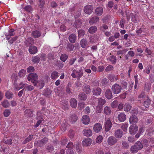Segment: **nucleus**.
<instances>
[{"label": "nucleus", "mask_w": 154, "mask_h": 154, "mask_svg": "<svg viewBox=\"0 0 154 154\" xmlns=\"http://www.w3.org/2000/svg\"><path fill=\"white\" fill-rule=\"evenodd\" d=\"M83 74V72L82 67L79 69V70H74L71 75L74 78H77L79 79Z\"/></svg>", "instance_id": "f257e3e1"}, {"label": "nucleus", "mask_w": 154, "mask_h": 154, "mask_svg": "<svg viewBox=\"0 0 154 154\" xmlns=\"http://www.w3.org/2000/svg\"><path fill=\"white\" fill-rule=\"evenodd\" d=\"M38 76L35 73H32L29 74L27 77V79L29 81H31L32 82L34 86L36 85V83Z\"/></svg>", "instance_id": "f03ea898"}, {"label": "nucleus", "mask_w": 154, "mask_h": 154, "mask_svg": "<svg viewBox=\"0 0 154 154\" xmlns=\"http://www.w3.org/2000/svg\"><path fill=\"white\" fill-rule=\"evenodd\" d=\"M104 126L106 131H108L112 127V122L110 118H106L104 123Z\"/></svg>", "instance_id": "7ed1b4c3"}, {"label": "nucleus", "mask_w": 154, "mask_h": 154, "mask_svg": "<svg viewBox=\"0 0 154 154\" xmlns=\"http://www.w3.org/2000/svg\"><path fill=\"white\" fill-rule=\"evenodd\" d=\"M121 86L118 84H115L112 86V90L113 93L115 94H119L122 90Z\"/></svg>", "instance_id": "20e7f679"}, {"label": "nucleus", "mask_w": 154, "mask_h": 154, "mask_svg": "<svg viewBox=\"0 0 154 154\" xmlns=\"http://www.w3.org/2000/svg\"><path fill=\"white\" fill-rule=\"evenodd\" d=\"M117 141V140L116 137L113 136L109 137L107 139V143L108 145L112 146L116 144Z\"/></svg>", "instance_id": "39448f33"}, {"label": "nucleus", "mask_w": 154, "mask_h": 154, "mask_svg": "<svg viewBox=\"0 0 154 154\" xmlns=\"http://www.w3.org/2000/svg\"><path fill=\"white\" fill-rule=\"evenodd\" d=\"M93 7L91 5H88L85 6L84 9L85 12L87 14H90L93 12Z\"/></svg>", "instance_id": "423d86ee"}, {"label": "nucleus", "mask_w": 154, "mask_h": 154, "mask_svg": "<svg viewBox=\"0 0 154 154\" xmlns=\"http://www.w3.org/2000/svg\"><path fill=\"white\" fill-rule=\"evenodd\" d=\"M138 127L136 125H132L130 126L129 131L130 134H135L138 130Z\"/></svg>", "instance_id": "0eeeda50"}, {"label": "nucleus", "mask_w": 154, "mask_h": 154, "mask_svg": "<svg viewBox=\"0 0 154 154\" xmlns=\"http://www.w3.org/2000/svg\"><path fill=\"white\" fill-rule=\"evenodd\" d=\"M92 142V140L90 138H87L83 140L82 143L83 146L86 147L90 146Z\"/></svg>", "instance_id": "6e6552de"}, {"label": "nucleus", "mask_w": 154, "mask_h": 154, "mask_svg": "<svg viewBox=\"0 0 154 154\" xmlns=\"http://www.w3.org/2000/svg\"><path fill=\"white\" fill-rule=\"evenodd\" d=\"M102 129V126L100 123L95 124L93 127L94 131L96 133H98Z\"/></svg>", "instance_id": "1a4fd4ad"}, {"label": "nucleus", "mask_w": 154, "mask_h": 154, "mask_svg": "<svg viewBox=\"0 0 154 154\" xmlns=\"http://www.w3.org/2000/svg\"><path fill=\"white\" fill-rule=\"evenodd\" d=\"M92 92L93 95L98 96L101 94V90L100 88L95 87L93 89Z\"/></svg>", "instance_id": "9d476101"}, {"label": "nucleus", "mask_w": 154, "mask_h": 154, "mask_svg": "<svg viewBox=\"0 0 154 154\" xmlns=\"http://www.w3.org/2000/svg\"><path fill=\"white\" fill-rule=\"evenodd\" d=\"M83 134L85 136L90 137L92 134V131L90 129H85L83 131Z\"/></svg>", "instance_id": "9b49d317"}, {"label": "nucleus", "mask_w": 154, "mask_h": 154, "mask_svg": "<svg viewBox=\"0 0 154 154\" xmlns=\"http://www.w3.org/2000/svg\"><path fill=\"white\" fill-rule=\"evenodd\" d=\"M118 119L119 121L124 122L126 119V116L124 113H120L118 115Z\"/></svg>", "instance_id": "f8f14e48"}, {"label": "nucleus", "mask_w": 154, "mask_h": 154, "mask_svg": "<svg viewBox=\"0 0 154 154\" xmlns=\"http://www.w3.org/2000/svg\"><path fill=\"white\" fill-rule=\"evenodd\" d=\"M82 121L83 124L86 125L89 123L90 119L88 116L84 115L82 117Z\"/></svg>", "instance_id": "ddd939ff"}, {"label": "nucleus", "mask_w": 154, "mask_h": 154, "mask_svg": "<svg viewBox=\"0 0 154 154\" xmlns=\"http://www.w3.org/2000/svg\"><path fill=\"white\" fill-rule=\"evenodd\" d=\"M99 19L98 17L94 16L91 17L90 19L89 23L91 25H92L94 23H96L98 22Z\"/></svg>", "instance_id": "4468645a"}, {"label": "nucleus", "mask_w": 154, "mask_h": 154, "mask_svg": "<svg viewBox=\"0 0 154 154\" xmlns=\"http://www.w3.org/2000/svg\"><path fill=\"white\" fill-rule=\"evenodd\" d=\"M23 84H26L23 83V82H21L19 85H17L16 84L14 83V89L15 90L17 91L19 90L20 89L23 88H25V86L23 85Z\"/></svg>", "instance_id": "2eb2a0df"}, {"label": "nucleus", "mask_w": 154, "mask_h": 154, "mask_svg": "<svg viewBox=\"0 0 154 154\" xmlns=\"http://www.w3.org/2000/svg\"><path fill=\"white\" fill-rule=\"evenodd\" d=\"M115 136L117 138H120L123 135L122 131L119 129L116 130L115 131Z\"/></svg>", "instance_id": "dca6fc26"}, {"label": "nucleus", "mask_w": 154, "mask_h": 154, "mask_svg": "<svg viewBox=\"0 0 154 154\" xmlns=\"http://www.w3.org/2000/svg\"><path fill=\"white\" fill-rule=\"evenodd\" d=\"M29 51L31 54H35L38 51L37 48L35 46H30L29 49Z\"/></svg>", "instance_id": "f3484780"}, {"label": "nucleus", "mask_w": 154, "mask_h": 154, "mask_svg": "<svg viewBox=\"0 0 154 154\" xmlns=\"http://www.w3.org/2000/svg\"><path fill=\"white\" fill-rule=\"evenodd\" d=\"M138 120L137 117L135 116H132L130 117L129 121L131 124L136 123H137Z\"/></svg>", "instance_id": "a211bd4d"}, {"label": "nucleus", "mask_w": 154, "mask_h": 154, "mask_svg": "<svg viewBox=\"0 0 154 154\" xmlns=\"http://www.w3.org/2000/svg\"><path fill=\"white\" fill-rule=\"evenodd\" d=\"M103 12V10L101 7H98L96 8L95 10V13L97 15H101Z\"/></svg>", "instance_id": "6ab92c4d"}, {"label": "nucleus", "mask_w": 154, "mask_h": 154, "mask_svg": "<svg viewBox=\"0 0 154 154\" xmlns=\"http://www.w3.org/2000/svg\"><path fill=\"white\" fill-rule=\"evenodd\" d=\"M15 33L14 32V29H11L9 31L8 33H6L5 34L6 38L7 40H9V38L8 37L9 36H11L14 35Z\"/></svg>", "instance_id": "aec40b11"}, {"label": "nucleus", "mask_w": 154, "mask_h": 154, "mask_svg": "<svg viewBox=\"0 0 154 154\" xmlns=\"http://www.w3.org/2000/svg\"><path fill=\"white\" fill-rule=\"evenodd\" d=\"M71 106L73 108H75L77 105V101L74 98H72L70 100Z\"/></svg>", "instance_id": "412c9836"}, {"label": "nucleus", "mask_w": 154, "mask_h": 154, "mask_svg": "<svg viewBox=\"0 0 154 154\" xmlns=\"http://www.w3.org/2000/svg\"><path fill=\"white\" fill-rule=\"evenodd\" d=\"M34 40L32 38H28L26 41L25 44L27 46L29 45H32L34 43Z\"/></svg>", "instance_id": "4be33fe9"}, {"label": "nucleus", "mask_w": 154, "mask_h": 154, "mask_svg": "<svg viewBox=\"0 0 154 154\" xmlns=\"http://www.w3.org/2000/svg\"><path fill=\"white\" fill-rule=\"evenodd\" d=\"M32 35L34 38H37L41 36V33L39 31L35 30L32 32Z\"/></svg>", "instance_id": "5701e85b"}, {"label": "nucleus", "mask_w": 154, "mask_h": 154, "mask_svg": "<svg viewBox=\"0 0 154 154\" xmlns=\"http://www.w3.org/2000/svg\"><path fill=\"white\" fill-rule=\"evenodd\" d=\"M77 116L75 114H73L71 116L69 119V120L70 122L73 123L75 122L77 120Z\"/></svg>", "instance_id": "b1692460"}, {"label": "nucleus", "mask_w": 154, "mask_h": 154, "mask_svg": "<svg viewBox=\"0 0 154 154\" xmlns=\"http://www.w3.org/2000/svg\"><path fill=\"white\" fill-rule=\"evenodd\" d=\"M76 39V36L74 34H71L69 35V41L73 43L75 42Z\"/></svg>", "instance_id": "393cba45"}, {"label": "nucleus", "mask_w": 154, "mask_h": 154, "mask_svg": "<svg viewBox=\"0 0 154 154\" xmlns=\"http://www.w3.org/2000/svg\"><path fill=\"white\" fill-rule=\"evenodd\" d=\"M106 97L108 99H111L112 97V93L109 89L107 90L105 93Z\"/></svg>", "instance_id": "a878e982"}, {"label": "nucleus", "mask_w": 154, "mask_h": 154, "mask_svg": "<svg viewBox=\"0 0 154 154\" xmlns=\"http://www.w3.org/2000/svg\"><path fill=\"white\" fill-rule=\"evenodd\" d=\"M108 79L111 82H114L118 80L119 78L117 75H110L109 76Z\"/></svg>", "instance_id": "bb28decb"}, {"label": "nucleus", "mask_w": 154, "mask_h": 154, "mask_svg": "<svg viewBox=\"0 0 154 154\" xmlns=\"http://www.w3.org/2000/svg\"><path fill=\"white\" fill-rule=\"evenodd\" d=\"M130 16L131 17V20L134 23L138 22V19L137 15L132 13L130 14Z\"/></svg>", "instance_id": "cd10ccee"}, {"label": "nucleus", "mask_w": 154, "mask_h": 154, "mask_svg": "<svg viewBox=\"0 0 154 154\" xmlns=\"http://www.w3.org/2000/svg\"><path fill=\"white\" fill-rule=\"evenodd\" d=\"M83 90L84 92H86L87 94H90L91 91L90 87L88 85H85L84 86Z\"/></svg>", "instance_id": "c85d7f7f"}, {"label": "nucleus", "mask_w": 154, "mask_h": 154, "mask_svg": "<svg viewBox=\"0 0 154 154\" xmlns=\"http://www.w3.org/2000/svg\"><path fill=\"white\" fill-rule=\"evenodd\" d=\"M79 98L80 100L85 101L87 98L86 95L84 93H80L79 96Z\"/></svg>", "instance_id": "c756f323"}, {"label": "nucleus", "mask_w": 154, "mask_h": 154, "mask_svg": "<svg viewBox=\"0 0 154 154\" xmlns=\"http://www.w3.org/2000/svg\"><path fill=\"white\" fill-rule=\"evenodd\" d=\"M97 30V28L95 26H92L90 27L88 29V32L91 33H93L96 32Z\"/></svg>", "instance_id": "7c9ffc66"}, {"label": "nucleus", "mask_w": 154, "mask_h": 154, "mask_svg": "<svg viewBox=\"0 0 154 154\" xmlns=\"http://www.w3.org/2000/svg\"><path fill=\"white\" fill-rule=\"evenodd\" d=\"M111 109L110 107L106 106L104 109V113L106 115H109L111 113Z\"/></svg>", "instance_id": "2f4dec72"}, {"label": "nucleus", "mask_w": 154, "mask_h": 154, "mask_svg": "<svg viewBox=\"0 0 154 154\" xmlns=\"http://www.w3.org/2000/svg\"><path fill=\"white\" fill-rule=\"evenodd\" d=\"M25 115L28 117H31L33 116L32 111L31 110L27 109L25 111Z\"/></svg>", "instance_id": "473e14b6"}, {"label": "nucleus", "mask_w": 154, "mask_h": 154, "mask_svg": "<svg viewBox=\"0 0 154 154\" xmlns=\"http://www.w3.org/2000/svg\"><path fill=\"white\" fill-rule=\"evenodd\" d=\"M61 104L62 105V107L63 109H64L65 110H66L68 109V103L67 101L64 100L63 102H62Z\"/></svg>", "instance_id": "72a5a7b5"}, {"label": "nucleus", "mask_w": 154, "mask_h": 154, "mask_svg": "<svg viewBox=\"0 0 154 154\" xmlns=\"http://www.w3.org/2000/svg\"><path fill=\"white\" fill-rule=\"evenodd\" d=\"M58 76V73L56 71H54L51 74V77L53 79H57Z\"/></svg>", "instance_id": "f704fd0d"}, {"label": "nucleus", "mask_w": 154, "mask_h": 154, "mask_svg": "<svg viewBox=\"0 0 154 154\" xmlns=\"http://www.w3.org/2000/svg\"><path fill=\"white\" fill-rule=\"evenodd\" d=\"M131 106L128 103H126L124 107V110L125 111L128 112L130 110Z\"/></svg>", "instance_id": "c9c22d12"}, {"label": "nucleus", "mask_w": 154, "mask_h": 154, "mask_svg": "<svg viewBox=\"0 0 154 154\" xmlns=\"http://www.w3.org/2000/svg\"><path fill=\"white\" fill-rule=\"evenodd\" d=\"M134 145L138 150L141 149L143 148V146L140 142L137 141Z\"/></svg>", "instance_id": "e433bc0d"}, {"label": "nucleus", "mask_w": 154, "mask_h": 154, "mask_svg": "<svg viewBox=\"0 0 154 154\" xmlns=\"http://www.w3.org/2000/svg\"><path fill=\"white\" fill-rule=\"evenodd\" d=\"M87 44V42L85 39H82L80 42V45L83 48H85L86 47Z\"/></svg>", "instance_id": "4c0bfd02"}, {"label": "nucleus", "mask_w": 154, "mask_h": 154, "mask_svg": "<svg viewBox=\"0 0 154 154\" xmlns=\"http://www.w3.org/2000/svg\"><path fill=\"white\" fill-rule=\"evenodd\" d=\"M150 102L151 101L149 99L147 98L146 101H144L143 103V106H144L146 108H148L149 107Z\"/></svg>", "instance_id": "58836bf2"}, {"label": "nucleus", "mask_w": 154, "mask_h": 154, "mask_svg": "<svg viewBox=\"0 0 154 154\" xmlns=\"http://www.w3.org/2000/svg\"><path fill=\"white\" fill-rule=\"evenodd\" d=\"M11 113V110L8 109H5L3 112V115L5 117H8Z\"/></svg>", "instance_id": "ea45409f"}, {"label": "nucleus", "mask_w": 154, "mask_h": 154, "mask_svg": "<svg viewBox=\"0 0 154 154\" xmlns=\"http://www.w3.org/2000/svg\"><path fill=\"white\" fill-rule=\"evenodd\" d=\"M128 127V124L126 123H123L122 124L121 128L124 131L126 132L127 130Z\"/></svg>", "instance_id": "a19ab883"}, {"label": "nucleus", "mask_w": 154, "mask_h": 154, "mask_svg": "<svg viewBox=\"0 0 154 154\" xmlns=\"http://www.w3.org/2000/svg\"><path fill=\"white\" fill-rule=\"evenodd\" d=\"M138 151V150L137 149V148L135 147V146L134 145L132 146L131 148V152L132 153H136Z\"/></svg>", "instance_id": "79ce46f5"}, {"label": "nucleus", "mask_w": 154, "mask_h": 154, "mask_svg": "<svg viewBox=\"0 0 154 154\" xmlns=\"http://www.w3.org/2000/svg\"><path fill=\"white\" fill-rule=\"evenodd\" d=\"M26 73V70L23 69L20 70L19 72V75L20 77H23L25 75Z\"/></svg>", "instance_id": "37998d69"}, {"label": "nucleus", "mask_w": 154, "mask_h": 154, "mask_svg": "<svg viewBox=\"0 0 154 154\" xmlns=\"http://www.w3.org/2000/svg\"><path fill=\"white\" fill-rule=\"evenodd\" d=\"M13 94L11 92L9 91H7L6 92L5 96L6 98L10 99L12 97Z\"/></svg>", "instance_id": "c03bdc74"}, {"label": "nucleus", "mask_w": 154, "mask_h": 154, "mask_svg": "<svg viewBox=\"0 0 154 154\" xmlns=\"http://www.w3.org/2000/svg\"><path fill=\"white\" fill-rule=\"evenodd\" d=\"M74 48L73 45L68 44L67 45L66 47L67 50L68 51H71L73 50Z\"/></svg>", "instance_id": "a18cd8bd"}, {"label": "nucleus", "mask_w": 154, "mask_h": 154, "mask_svg": "<svg viewBox=\"0 0 154 154\" xmlns=\"http://www.w3.org/2000/svg\"><path fill=\"white\" fill-rule=\"evenodd\" d=\"M109 60L111 61L112 63L115 64L116 63V57L114 56H111L109 58Z\"/></svg>", "instance_id": "49530a36"}, {"label": "nucleus", "mask_w": 154, "mask_h": 154, "mask_svg": "<svg viewBox=\"0 0 154 154\" xmlns=\"http://www.w3.org/2000/svg\"><path fill=\"white\" fill-rule=\"evenodd\" d=\"M151 88V85L149 83H146L145 84L144 90L146 91H149Z\"/></svg>", "instance_id": "de8ad7c7"}, {"label": "nucleus", "mask_w": 154, "mask_h": 154, "mask_svg": "<svg viewBox=\"0 0 154 154\" xmlns=\"http://www.w3.org/2000/svg\"><path fill=\"white\" fill-rule=\"evenodd\" d=\"M34 144L40 147H42L44 145L42 140H38L35 142Z\"/></svg>", "instance_id": "09e8293b"}, {"label": "nucleus", "mask_w": 154, "mask_h": 154, "mask_svg": "<svg viewBox=\"0 0 154 154\" xmlns=\"http://www.w3.org/2000/svg\"><path fill=\"white\" fill-rule=\"evenodd\" d=\"M2 105L4 107L7 108L9 106L10 104L7 100H5L2 103Z\"/></svg>", "instance_id": "8fccbe9b"}, {"label": "nucleus", "mask_w": 154, "mask_h": 154, "mask_svg": "<svg viewBox=\"0 0 154 154\" xmlns=\"http://www.w3.org/2000/svg\"><path fill=\"white\" fill-rule=\"evenodd\" d=\"M24 9L28 12H30L32 11V8L30 5H27L25 7Z\"/></svg>", "instance_id": "3c124183"}, {"label": "nucleus", "mask_w": 154, "mask_h": 154, "mask_svg": "<svg viewBox=\"0 0 154 154\" xmlns=\"http://www.w3.org/2000/svg\"><path fill=\"white\" fill-rule=\"evenodd\" d=\"M105 103L106 101L104 99H103L101 98H100L98 100V105L102 106Z\"/></svg>", "instance_id": "603ef678"}, {"label": "nucleus", "mask_w": 154, "mask_h": 154, "mask_svg": "<svg viewBox=\"0 0 154 154\" xmlns=\"http://www.w3.org/2000/svg\"><path fill=\"white\" fill-rule=\"evenodd\" d=\"M82 24V22L79 20H76L74 24L76 28L80 26Z\"/></svg>", "instance_id": "864d4df0"}, {"label": "nucleus", "mask_w": 154, "mask_h": 154, "mask_svg": "<svg viewBox=\"0 0 154 154\" xmlns=\"http://www.w3.org/2000/svg\"><path fill=\"white\" fill-rule=\"evenodd\" d=\"M103 139V137L101 135H99L96 139V141L97 143H100Z\"/></svg>", "instance_id": "5fc2aeb1"}, {"label": "nucleus", "mask_w": 154, "mask_h": 154, "mask_svg": "<svg viewBox=\"0 0 154 154\" xmlns=\"http://www.w3.org/2000/svg\"><path fill=\"white\" fill-rule=\"evenodd\" d=\"M23 85L25 86V88L28 91H31L34 89L33 87L30 85H29L27 84H23Z\"/></svg>", "instance_id": "6e6d98bb"}, {"label": "nucleus", "mask_w": 154, "mask_h": 154, "mask_svg": "<svg viewBox=\"0 0 154 154\" xmlns=\"http://www.w3.org/2000/svg\"><path fill=\"white\" fill-rule=\"evenodd\" d=\"M32 60L34 63H38L39 61V58L38 57L36 56L32 57Z\"/></svg>", "instance_id": "4d7b16f0"}, {"label": "nucleus", "mask_w": 154, "mask_h": 154, "mask_svg": "<svg viewBox=\"0 0 154 154\" xmlns=\"http://www.w3.org/2000/svg\"><path fill=\"white\" fill-rule=\"evenodd\" d=\"M97 39V38L96 36H93L90 38L89 41L93 43L95 42Z\"/></svg>", "instance_id": "13d9d810"}, {"label": "nucleus", "mask_w": 154, "mask_h": 154, "mask_svg": "<svg viewBox=\"0 0 154 154\" xmlns=\"http://www.w3.org/2000/svg\"><path fill=\"white\" fill-rule=\"evenodd\" d=\"M102 110V106L98 105L97 106L96 112L97 113H99L101 112Z\"/></svg>", "instance_id": "bf43d9fd"}, {"label": "nucleus", "mask_w": 154, "mask_h": 154, "mask_svg": "<svg viewBox=\"0 0 154 154\" xmlns=\"http://www.w3.org/2000/svg\"><path fill=\"white\" fill-rule=\"evenodd\" d=\"M84 102H79L78 104V107L80 109H82L84 108L85 106Z\"/></svg>", "instance_id": "052dcab7"}, {"label": "nucleus", "mask_w": 154, "mask_h": 154, "mask_svg": "<svg viewBox=\"0 0 154 154\" xmlns=\"http://www.w3.org/2000/svg\"><path fill=\"white\" fill-rule=\"evenodd\" d=\"M68 56L66 54H62L60 57V59L63 61L64 62L67 59Z\"/></svg>", "instance_id": "680f3d73"}, {"label": "nucleus", "mask_w": 154, "mask_h": 154, "mask_svg": "<svg viewBox=\"0 0 154 154\" xmlns=\"http://www.w3.org/2000/svg\"><path fill=\"white\" fill-rule=\"evenodd\" d=\"M78 37H80L83 36L85 34V31L83 30H80L78 31Z\"/></svg>", "instance_id": "e2e57ef3"}, {"label": "nucleus", "mask_w": 154, "mask_h": 154, "mask_svg": "<svg viewBox=\"0 0 154 154\" xmlns=\"http://www.w3.org/2000/svg\"><path fill=\"white\" fill-rule=\"evenodd\" d=\"M4 140L5 141V142L11 145L12 144V140L11 138H8V139H5V138L4 139Z\"/></svg>", "instance_id": "0e129e2a"}, {"label": "nucleus", "mask_w": 154, "mask_h": 154, "mask_svg": "<svg viewBox=\"0 0 154 154\" xmlns=\"http://www.w3.org/2000/svg\"><path fill=\"white\" fill-rule=\"evenodd\" d=\"M113 67L112 65H109L106 67L105 69V70L106 72H108L112 70L113 69Z\"/></svg>", "instance_id": "69168bd1"}, {"label": "nucleus", "mask_w": 154, "mask_h": 154, "mask_svg": "<svg viewBox=\"0 0 154 154\" xmlns=\"http://www.w3.org/2000/svg\"><path fill=\"white\" fill-rule=\"evenodd\" d=\"M108 28V27L107 26L104 25L100 27V29L101 31L104 32L105 30L107 29Z\"/></svg>", "instance_id": "338daca9"}, {"label": "nucleus", "mask_w": 154, "mask_h": 154, "mask_svg": "<svg viewBox=\"0 0 154 154\" xmlns=\"http://www.w3.org/2000/svg\"><path fill=\"white\" fill-rule=\"evenodd\" d=\"M34 68L32 66H29L27 68V72H32L34 71Z\"/></svg>", "instance_id": "774afa93"}]
</instances>
